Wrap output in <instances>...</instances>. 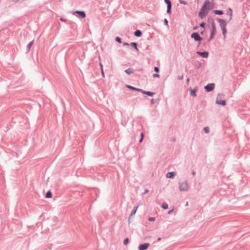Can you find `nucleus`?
Masks as SVG:
<instances>
[{"instance_id": "obj_1", "label": "nucleus", "mask_w": 250, "mask_h": 250, "mask_svg": "<svg viewBox=\"0 0 250 250\" xmlns=\"http://www.w3.org/2000/svg\"><path fill=\"white\" fill-rule=\"evenodd\" d=\"M217 21L219 23V25L221 27V29L222 31V34L223 35L224 38H226V34L227 32V30L226 28L227 23L225 20L218 18Z\"/></svg>"}, {"instance_id": "obj_2", "label": "nucleus", "mask_w": 250, "mask_h": 250, "mask_svg": "<svg viewBox=\"0 0 250 250\" xmlns=\"http://www.w3.org/2000/svg\"><path fill=\"white\" fill-rule=\"evenodd\" d=\"M211 9V8H208V9H205L203 7H201L200 11L199 12V17L201 19H203L208 14L209 11Z\"/></svg>"}, {"instance_id": "obj_3", "label": "nucleus", "mask_w": 250, "mask_h": 250, "mask_svg": "<svg viewBox=\"0 0 250 250\" xmlns=\"http://www.w3.org/2000/svg\"><path fill=\"white\" fill-rule=\"evenodd\" d=\"M191 38L193 39L195 41L199 42L198 46L201 44V42L203 39V38L200 36L199 33L197 32H193L191 34Z\"/></svg>"}, {"instance_id": "obj_4", "label": "nucleus", "mask_w": 250, "mask_h": 250, "mask_svg": "<svg viewBox=\"0 0 250 250\" xmlns=\"http://www.w3.org/2000/svg\"><path fill=\"white\" fill-rule=\"evenodd\" d=\"M211 28L210 29V34L209 38L208 40V42H210L211 40H212L216 34V28L215 24H212V26H211Z\"/></svg>"}, {"instance_id": "obj_5", "label": "nucleus", "mask_w": 250, "mask_h": 250, "mask_svg": "<svg viewBox=\"0 0 250 250\" xmlns=\"http://www.w3.org/2000/svg\"><path fill=\"white\" fill-rule=\"evenodd\" d=\"M179 189L180 191H187L188 190V185L187 180L179 183Z\"/></svg>"}, {"instance_id": "obj_6", "label": "nucleus", "mask_w": 250, "mask_h": 250, "mask_svg": "<svg viewBox=\"0 0 250 250\" xmlns=\"http://www.w3.org/2000/svg\"><path fill=\"white\" fill-rule=\"evenodd\" d=\"M220 94H218L216 100V104L218 105H221L222 106H225L226 105V101L225 100H222L220 99Z\"/></svg>"}, {"instance_id": "obj_7", "label": "nucleus", "mask_w": 250, "mask_h": 250, "mask_svg": "<svg viewBox=\"0 0 250 250\" xmlns=\"http://www.w3.org/2000/svg\"><path fill=\"white\" fill-rule=\"evenodd\" d=\"M215 88V84L214 83H209L207 84L204 89L207 92H209L213 90Z\"/></svg>"}, {"instance_id": "obj_8", "label": "nucleus", "mask_w": 250, "mask_h": 250, "mask_svg": "<svg viewBox=\"0 0 250 250\" xmlns=\"http://www.w3.org/2000/svg\"><path fill=\"white\" fill-rule=\"evenodd\" d=\"M75 13H77V17L79 18H84L86 17V14L84 11H76Z\"/></svg>"}, {"instance_id": "obj_9", "label": "nucleus", "mask_w": 250, "mask_h": 250, "mask_svg": "<svg viewBox=\"0 0 250 250\" xmlns=\"http://www.w3.org/2000/svg\"><path fill=\"white\" fill-rule=\"evenodd\" d=\"M150 244L149 243H145L140 244L138 247L139 250H146L149 246Z\"/></svg>"}, {"instance_id": "obj_10", "label": "nucleus", "mask_w": 250, "mask_h": 250, "mask_svg": "<svg viewBox=\"0 0 250 250\" xmlns=\"http://www.w3.org/2000/svg\"><path fill=\"white\" fill-rule=\"evenodd\" d=\"M197 54L200 56L205 58H208L209 55V53L208 51H205L203 52L197 51Z\"/></svg>"}, {"instance_id": "obj_11", "label": "nucleus", "mask_w": 250, "mask_h": 250, "mask_svg": "<svg viewBox=\"0 0 250 250\" xmlns=\"http://www.w3.org/2000/svg\"><path fill=\"white\" fill-rule=\"evenodd\" d=\"M190 90V94L191 96L193 97L196 96V92L198 90V86H196L194 87V88L192 89L191 87L189 88Z\"/></svg>"}, {"instance_id": "obj_12", "label": "nucleus", "mask_w": 250, "mask_h": 250, "mask_svg": "<svg viewBox=\"0 0 250 250\" xmlns=\"http://www.w3.org/2000/svg\"><path fill=\"white\" fill-rule=\"evenodd\" d=\"M210 1L209 0H206L204 1V3L202 7L205 8V9H208V8H211V9H212V6H211L210 5Z\"/></svg>"}, {"instance_id": "obj_13", "label": "nucleus", "mask_w": 250, "mask_h": 250, "mask_svg": "<svg viewBox=\"0 0 250 250\" xmlns=\"http://www.w3.org/2000/svg\"><path fill=\"white\" fill-rule=\"evenodd\" d=\"M176 173L174 171L168 172L166 174V177L167 178L172 179L175 176Z\"/></svg>"}, {"instance_id": "obj_14", "label": "nucleus", "mask_w": 250, "mask_h": 250, "mask_svg": "<svg viewBox=\"0 0 250 250\" xmlns=\"http://www.w3.org/2000/svg\"><path fill=\"white\" fill-rule=\"evenodd\" d=\"M139 205H137V206H136L134 207L133 209H132L130 215H129V218H128V221H129L131 217L132 216V215H134L135 214L136 211H137V210L139 207Z\"/></svg>"}, {"instance_id": "obj_15", "label": "nucleus", "mask_w": 250, "mask_h": 250, "mask_svg": "<svg viewBox=\"0 0 250 250\" xmlns=\"http://www.w3.org/2000/svg\"><path fill=\"white\" fill-rule=\"evenodd\" d=\"M226 14L227 15H229V21L230 20H231L232 19V10L231 8H229L227 13H226Z\"/></svg>"}, {"instance_id": "obj_16", "label": "nucleus", "mask_w": 250, "mask_h": 250, "mask_svg": "<svg viewBox=\"0 0 250 250\" xmlns=\"http://www.w3.org/2000/svg\"><path fill=\"white\" fill-rule=\"evenodd\" d=\"M134 35L137 37H140L142 35V31L139 29H137L134 32Z\"/></svg>"}, {"instance_id": "obj_17", "label": "nucleus", "mask_w": 250, "mask_h": 250, "mask_svg": "<svg viewBox=\"0 0 250 250\" xmlns=\"http://www.w3.org/2000/svg\"><path fill=\"white\" fill-rule=\"evenodd\" d=\"M130 45L133 48H134L136 50L139 51V49L138 48V44L137 42H132L130 43Z\"/></svg>"}, {"instance_id": "obj_18", "label": "nucleus", "mask_w": 250, "mask_h": 250, "mask_svg": "<svg viewBox=\"0 0 250 250\" xmlns=\"http://www.w3.org/2000/svg\"><path fill=\"white\" fill-rule=\"evenodd\" d=\"M34 40L30 42L26 46V52H28L30 51L31 47L33 45Z\"/></svg>"}, {"instance_id": "obj_19", "label": "nucleus", "mask_w": 250, "mask_h": 250, "mask_svg": "<svg viewBox=\"0 0 250 250\" xmlns=\"http://www.w3.org/2000/svg\"><path fill=\"white\" fill-rule=\"evenodd\" d=\"M213 13L216 15H222L224 14V12L223 10H214L213 11Z\"/></svg>"}, {"instance_id": "obj_20", "label": "nucleus", "mask_w": 250, "mask_h": 250, "mask_svg": "<svg viewBox=\"0 0 250 250\" xmlns=\"http://www.w3.org/2000/svg\"><path fill=\"white\" fill-rule=\"evenodd\" d=\"M126 87L130 90H133V91H138L139 90V89L138 88H137V87H135L133 86H131V85H126Z\"/></svg>"}, {"instance_id": "obj_21", "label": "nucleus", "mask_w": 250, "mask_h": 250, "mask_svg": "<svg viewBox=\"0 0 250 250\" xmlns=\"http://www.w3.org/2000/svg\"><path fill=\"white\" fill-rule=\"evenodd\" d=\"M125 72L127 74V75H130L133 73V70L132 68H129L126 70H125Z\"/></svg>"}, {"instance_id": "obj_22", "label": "nucleus", "mask_w": 250, "mask_h": 250, "mask_svg": "<svg viewBox=\"0 0 250 250\" xmlns=\"http://www.w3.org/2000/svg\"><path fill=\"white\" fill-rule=\"evenodd\" d=\"M52 197V192L51 191H48L45 194V197L46 198H50Z\"/></svg>"}, {"instance_id": "obj_23", "label": "nucleus", "mask_w": 250, "mask_h": 250, "mask_svg": "<svg viewBox=\"0 0 250 250\" xmlns=\"http://www.w3.org/2000/svg\"><path fill=\"white\" fill-rule=\"evenodd\" d=\"M208 21L211 24V26H212V24H215L214 19L212 17H208Z\"/></svg>"}, {"instance_id": "obj_24", "label": "nucleus", "mask_w": 250, "mask_h": 250, "mask_svg": "<svg viewBox=\"0 0 250 250\" xmlns=\"http://www.w3.org/2000/svg\"><path fill=\"white\" fill-rule=\"evenodd\" d=\"M172 5L167 6V13L168 14H170L171 13Z\"/></svg>"}, {"instance_id": "obj_25", "label": "nucleus", "mask_w": 250, "mask_h": 250, "mask_svg": "<svg viewBox=\"0 0 250 250\" xmlns=\"http://www.w3.org/2000/svg\"><path fill=\"white\" fill-rule=\"evenodd\" d=\"M144 138V134L143 132H142L140 134V139L139 140V143H142V141H143Z\"/></svg>"}, {"instance_id": "obj_26", "label": "nucleus", "mask_w": 250, "mask_h": 250, "mask_svg": "<svg viewBox=\"0 0 250 250\" xmlns=\"http://www.w3.org/2000/svg\"><path fill=\"white\" fill-rule=\"evenodd\" d=\"M168 205L167 203H164L162 204V208L164 209H167L168 208Z\"/></svg>"}, {"instance_id": "obj_27", "label": "nucleus", "mask_w": 250, "mask_h": 250, "mask_svg": "<svg viewBox=\"0 0 250 250\" xmlns=\"http://www.w3.org/2000/svg\"><path fill=\"white\" fill-rule=\"evenodd\" d=\"M155 94V92H151V91H146V95L148 96L152 97Z\"/></svg>"}, {"instance_id": "obj_28", "label": "nucleus", "mask_w": 250, "mask_h": 250, "mask_svg": "<svg viewBox=\"0 0 250 250\" xmlns=\"http://www.w3.org/2000/svg\"><path fill=\"white\" fill-rule=\"evenodd\" d=\"M203 130L206 133H208L209 132V128L208 126L204 127Z\"/></svg>"}, {"instance_id": "obj_29", "label": "nucleus", "mask_w": 250, "mask_h": 250, "mask_svg": "<svg viewBox=\"0 0 250 250\" xmlns=\"http://www.w3.org/2000/svg\"><path fill=\"white\" fill-rule=\"evenodd\" d=\"M164 1L167 6L172 5L171 2L170 0H164Z\"/></svg>"}, {"instance_id": "obj_30", "label": "nucleus", "mask_w": 250, "mask_h": 250, "mask_svg": "<svg viewBox=\"0 0 250 250\" xmlns=\"http://www.w3.org/2000/svg\"><path fill=\"white\" fill-rule=\"evenodd\" d=\"M115 41L116 42H117L119 43H122V39L120 37H116L115 38Z\"/></svg>"}, {"instance_id": "obj_31", "label": "nucleus", "mask_w": 250, "mask_h": 250, "mask_svg": "<svg viewBox=\"0 0 250 250\" xmlns=\"http://www.w3.org/2000/svg\"><path fill=\"white\" fill-rule=\"evenodd\" d=\"M129 238L127 237L124 239V240L123 241V244L125 245H126L129 243Z\"/></svg>"}, {"instance_id": "obj_32", "label": "nucleus", "mask_w": 250, "mask_h": 250, "mask_svg": "<svg viewBox=\"0 0 250 250\" xmlns=\"http://www.w3.org/2000/svg\"><path fill=\"white\" fill-rule=\"evenodd\" d=\"M205 25H206V23L204 21H202L199 24L200 27H201L204 29H205Z\"/></svg>"}, {"instance_id": "obj_33", "label": "nucleus", "mask_w": 250, "mask_h": 250, "mask_svg": "<svg viewBox=\"0 0 250 250\" xmlns=\"http://www.w3.org/2000/svg\"><path fill=\"white\" fill-rule=\"evenodd\" d=\"M179 2L180 3L184 4V5L188 4L187 1L183 0H179Z\"/></svg>"}, {"instance_id": "obj_34", "label": "nucleus", "mask_w": 250, "mask_h": 250, "mask_svg": "<svg viewBox=\"0 0 250 250\" xmlns=\"http://www.w3.org/2000/svg\"><path fill=\"white\" fill-rule=\"evenodd\" d=\"M164 22L165 25H166L167 27L169 26L168 20L166 18L164 19Z\"/></svg>"}, {"instance_id": "obj_35", "label": "nucleus", "mask_w": 250, "mask_h": 250, "mask_svg": "<svg viewBox=\"0 0 250 250\" xmlns=\"http://www.w3.org/2000/svg\"><path fill=\"white\" fill-rule=\"evenodd\" d=\"M148 220L149 221H154L155 220V218L153 217H150L148 218Z\"/></svg>"}, {"instance_id": "obj_36", "label": "nucleus", "mask_w": 250, "mask_h": 250, "mask_svg": "<svg viewBox=\"0 0 250 250\" xmlns=\"http://www.w3.org/2000/svg\"><path fill=\"white\" fill-rule=\"evenodd\" d=\"M138 91L144 94H146V91H145L143 89H140V88L139 89Z\"/></svg>"}, {"instance_id": "obj_37", "label": "nucleus", "mask_w": 250, "mask_h": 250, "mask_svg": "<svg viewBox=\"0 0 250 250\" xmlns=\"http://www.w3.org/2000/svg\"><path fill=\"white\" fill-rule=\"evenodd\" d=\"M154 70L155 72L158 73L160 71V69H159V67L155 66V67H154Z\"/></svg>"}, {"instance_id": "obj_38", "label": "nucleus", "mask_w": 250, "mask_h": 250, "mask_svg": "<svg viewBox=\"0 0 250 250\" xmlns=\"http://www.w3.org/2000/svg\"><path fill=\"white\" fill-rule=\"evenodd\" d=\"M153 78H156V77L157 78H159L160 77V75L157 74V73H156V74H153Z\"/></svg>"}, {"instance_id": "obj_39", "label": "nucleus", "mask_w": 250, "mask_h": 250, "mask_svg": "<svg viewBox=\"0 0 250 250\" xmlns=\"http://www.w3.org/2000/svg\"><path fill=\"white\" fill-rule=\"evenodd\" d=\"M183 78H184V75H182L181 76H178L177 77V79L179 80H182L183 79Z\"/></svg>"}, {"instance_id": "obj_40", "label": "nucleus", "mask_w": 250, "mask_h": 250, "mask_svg": "<svg viewBox=\"0 0 250 250\" xmlns=\"http://www.w3.org/2000/svg\"><path fill=\"white\" fill-rule=\"evenodd\" d=\"M155 102H156V100L154 99H152L151 100V104H154L155 103Z\"/></svg>"}, {"instance_id": "obj_41", "label": "nucleus", "mask_w": 250, "mask_h": 250, "mask_svg": "<svg viewBox=\"0 0 250 250\" xmlns=\"http://www.w3.org/2000/svg\"><path fill=\"white\" fill-rule=\"evenodd\" d=\"M123 45L124 46H129V45H130V43H127V42H124Z\"/></svg>"}, {"instance_id": "obj_42", "label": "nucleus", "mask_w": 250, "mask_h": 250, "mask_svg": "<svg viewBox=\"0 0 250 250\" xmlns=\"http://www.w3.org/2000/svg\"><path fill=\"white\" fill-rule=\"evenodd\" d=\"M173 210H174V209H173V208H172V209H171L169 210L168 211L167 213H168V214H171V213H172L173 212Z\"/></svg>"}, {"instance_id": "obj_43", "label": "nucleus", "mask_w": 250, "mask_h": 250, "mask_svg": "<svg viewBox=\"0 0 250 250\" xmlns=\"http://www.w3.org/2000/svg\"><path fill=\"white\" fill-rule=\"evenodd\" d=\"M100 69L101 70H104L103 69V66L101 63H100Z\"/></svg>"}, {"instance_id": "obj_44", "label": "nucleus", "mask_w": 250, "mask_h": 250, "mask_svg": "<svg viewBox=\"0 0 250 250\" xmlns=\"http://www.w3.org/2000/svg\"><path fill=\"white\" fill-rule=\"evenodd\" d=\"M101 74H102V76L103 77H104V70H101Z\"/></svg>"}, {"instance_id": "obj_45", "label": "nucleus", "mask_w": 250, "mask_h": 250, "mask_svg": "<svg viewBox=\"0 0 250 250\" xmlns=\"http://www.w3.org/2000/svg\"><path fill=\"white\" fill-rule=\"evenodd\" d=\"M60 20H61V21H64V22L66 21V19H63V18H60Z\"/></svg>"}, {"instance_id": "obj_46", "label": "nucleus", "mask_w": 250, "mask_h": 250, "mask_svg": "<svg viewBox=\"0 0 250 250\" xmlns=\"http://www.w3.org/2000/svg\"><path fill=\"white\" fill-rule=\"evenodd\" d=\"M205 32V29H204V30L200 32V34L201 35H203Z\"/></svg>"}, {"instance_id": "obj_47", "label": "nucleus", "mask_w": 250, "mask_h": 250, "mask_svg": "<svg viewBox=\"0 0 250 250\" xmlns=\"http://www.w3.org/2000/svg\"><path fill=\"white\" fill-rule=\"evenodd\" d=\"M198 28V26H194L193 28V30H196L197 29V28Z\"/></svg>"}, {"instance_id": "obj_48", "label": "nucleus", "mask_w": 250, "mask_h": 250, "mask_svg": "<svg viewBox=\"0 0 250 250\" xmlns=\"http://www.w3.org/2000/svg\"><path fill=\"white\" fill-rule=\"evenodd\" d=\"M148 192V190L147 189H146L144 191V193L146 194Z\"/></svg>"}, {"instance_id": "obj_49", "label": "nucleus", "mask_w": 250, "mask_h": 250, "mask_svg": "<svg viewBox=\"0 0 250 250\" xmlns=\"http://www.w3.org/2000/svg\"><path fill=\"white\" fill-rule=\"evenodd\" d=\"M192 174L193 175H195L196 174V172H195V171H193L192 172Z\"/></svg>"}, {"instance_id": "obj_50", "label": "nucleus", "mask_w": 250, "mask_h": 250, "mask_svg": "<svg viewBox=\"0 0 250 250\" xmlns=\"http://www.w3.org/2000/svg\"><path fill=\"white\" fill-rule=\"evenodd\" d=\"M161 240V238H160V237L158 238L157 241H160Z\"/></svg>"}, {"instance_id": "obj_51", "label": "nucleus", "mask_w": 250, "mask_h": 250, "mask_svg": "<svg viewBox=\"0 0 250 250\" xmlns=\"http://www.w3.org/2000/svg\"><path fill=\"white\" fill-rule=\"evenodd\" d=\"M189 78H188L187 79V82H189Z\"/></svg>"}, {"instance_id": "obj_52", "label": "nucleus", "mask_w": 250, "mask_h": 250, "mask_svg": "<svg viewBox=\"0 0 250 250\" xmlns=\"http://www.w3.org/2000/svg\"><path fill=\"white\" fill-rule=\"evenodd\" d=\"M188 205V202H187L186 205L187 206Z\"/></svg>"}, {"instance_id": "obj_53", "label": "nucleus", "mask_w": 250, "mask_h": 250, "mask_svg": "<svg viewBox=\"0 0 250 250\" xmlns=\"http://www.w3.org/2000/svg\"><path fill=\"white\" fill-rule=\"evenodd\" d=\"M173 141L175 142V139H173Z\"/></svg>"}]
</instances>
